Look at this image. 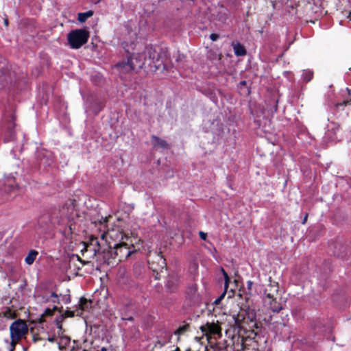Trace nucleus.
<instances>
[{"mask_svg":"<svg viewBox=\"0 0 351 351\" xmlns=\"http://www.w3.org/2000/svg\"><path fill=\"white\" fill-rule=\"evenodd\" d=\"M245 84H246L245 81L241 82V84H242V85H245Z\"/></svg>","mask_w":351,"mask_h":351,"instance_id":"nucleus-45","label":"nucleus"},{"mask_svg":"<svg viewBox=\"0 0 351 351\" xmlns=\"http://www.w3.org/2000/svg\"><path fill=\"white\" fill-rule=\"evenodd\" d=\"M346 90L348 92V95H350V91H351L350 89H349L348 88H346Z\"/></svg>","mask_w":351,"mask_h":351,"instance_id":"nucleus-43","label":"nucleus"},{"mask_svg":"<svg viewBox=\"0 0 351 351\" xmlns=\"http://www.w3.org/2000/svg\"><path fill=\"white\" fill-rule=\"evenodd\" d=\"M94 14L93 10H88L86 12H80L77 14V20L80 23H84L89 17H91Z\"/></svg>","mask_w":351,"mask_h":351,"instance_id":"nucleus-25","label":"nucleus"},{"mask_svg":"<svg viewBox=\"0 0 351 351\" xmlns=\"http://www.w3.org/2000/svg\"><path fill=\"white\" fill-rule=\"evenodd\" d=\"M65 215L66 213L63 207L62 209L54 208L49 216V219L51 223L54 226L57 225L62 226V228H60V231L63 233L65 230L64 227Z\"/></svg>","mask_w":351,"mask_h":351,"instance_id":"nucleus-10","label":"nucleus"},{"mask_svg":"<svg viewBox=\"0 0 351 351\" xmlns=\"http://www.w3.org/2000/svg\"><path fill=\"white\" fill-rule=\"evenodd\" d=\"M234 52L237 56H245L247 53L244 46L240 43H237L233 45Z\"/></svg>","mask_w":351,"mask_h":351,"instance_id":"nucleus-22","label":"nucleus"},{"mask_svg":"<svg viewBox=\"0 0 351 351\" xmlns=\"http://www.w3.org/2000/svg\"><path fill=\"white\" fill-rule=\"evenodd\" d=\"M179 285V279L177 276H171L167 282L166 287L168 291L173 293L175 292Z\"/></svg>","mask_w":351,"mask_h":351,"instance_id":"nucleus-19","label":"nucleus"},{"mask_svg":"<svg viewBox=\"0 0 351 351\" xmlns=\"http://www.w3.org/2000/svg\"><path fill=\"white\" fill-rule=\"evenodd\" d=\"M144 266L139 263H136L133 265V274L136 277H140L144 272Z\"/></svg>","mask_w":351,"mask_h":351,"instance_id":"nucleus-24","label":"nucleus"},{"mask_svg":"<svg viewBox=\"0 0 351 351\" xmlns=\"http://www.w3.org/2000/svg\"><path fill=\"white\" fill-rule=\"evenodd\" d=\"M28 326L25 321L21 319L14 321L10 325V346L12 347L10 351H13L14 350L16 345L21 339L25 338V336L28 333Z\"/></svg>","mask_w":351,"mask_h":351,"instance_id":"nucleus-3","label":"nucleus"},{"mask_svg":"<svg viewBox=\"0 0 351 351\" xmlns=\"http://www.w3.org/2000/svg\"><path fill=\"white\" fill-rule=\"evenodd\" d=\"M40 165L44 167L50 166L53 163L51 154L47 151H40L38 154Z\"/></svg>","mask_w":351,"mask_h":351,"instance_id":"nucleus-17","label":"nucleus"},{"mask_svg":"<svg viewBox=\"0 0 351 351\" xmlns=\"http://www.w3.org/2000/svg\"><path fill=\"white\" fill-rule=\"evenodd\" d=\"M60 313V312L58 311L56 306H54L52 309L47 308L45 309L44 313L42 314L41 317L39 318L38 322L40 324H42L43 322H45V317H51L55 315L56 313L59 314Z\"/></svg>","mask_w":351,"mask_h":351,"instance_id":"nucleus-21","label":"nucleus"},{"mask_svg":"<svg viewBox=\"0 0 351 351\" xmlns=\"http://www.w3.org/2000/svg\"><path fill=\"white\" fill-rule=\"evenodd\" d=\"M99 351H107V348L105 347H102L101 350H99Z\"/></svg>","mask_w":351,"mask_h":351,"instance_id":"nucleus-39","label":"nucleus"},{"mask_svg":"<svg viewBox=\"0 0 351 351\" xmlns=\"http://www.w3.org/2000/svg\"><path fill=\"white\" fill-rule=\"evenodd\" d=\"M130 237V236L125 234L123 230L119 227L108 230L107 232H105L101 234V239L105 240L107 243V247L106 248L111 247V246L113 245V243L117 244L118 243H121V241H125V238Z\"/></svg>","mask_w":351,"mask_h":351,"instance_id":"nucleus-6","label":"nucleus"},{"mask_svg":"<svg viewBox=\"0 0 351 351\" xmlns=\"http://www.w3.org/2000/svg\"><path fill=\"white\" fill-rule=\"evenodd\" d=\"M104 106V104L103 103H99V108L98 109L96 110V114H97Z\"/></svg>","mask_w":351,"mask_h":351,"instance_id":"nucleus-36","label":"nucleus"},{"mask_svg":"<svg viewBox=\"0 0 351 351\" xmlns=\"http://www.w3.org/2000/svg\"><path fill=\"white\" fill-rule=\"evenodd\" d=\"M38 254V253L37 251L31 250L29 252V254H27V256L25 257V263L27 265H32L34 262Z\"/></svg>","mask_w":351,"mask_h":351,"instance_id":"nucleus-26","label":"nucleus"},{"mask_svg":"<svg viewBox=\"0 0 351 351\" xmlns=\"http://www.w3.org/2000/svg\"><path fill=\"white\" fill-rule=\"evenodd\" d=\"M15 117L14 115H12L10 122L7 125L6 131L5 133L4 141L5 142H10L14 141L16 138L15 131L14 130V120Z\"/></svg>","mask_w":351,"mask_h":351,"instance_id":"nucleus-16","label":"nucleus"},{"mask_svg":"<svg viewBox=\"0 0 351 351\" xmlns=\"http://www.w3.org/2000/svg\"><path fill=\"white\" fill-rule=\"evenodd\" d=\"M271 298H264L263 302L265 306L274 313H279L282 309V304L277 300L276 296Z\"/></svg>","mask_w":351,"mask_h":351,"instance_id":"nucleus-15","label":"nucleus"},{"mask_svg":"<svg viewBox=\"0 0 351 351\" xmlns=\"http://www.w3.org/2000/svg\"><path fill=\"white\" fill-rule=\"evenodd\" d=\"M84 263L78 255H67V274L73 276L78 274V271L83 267ZM70 276L67 274V281L70 280Z\"/></svg>","mask_w":351,"mask_h":351,"instance_id":"nucleus-9","label":"nucleus"},{"mask_svg":"<svg viewBox=\"0 0 351 351\" xmlns=\"http://www.w3.org/2000/svg\"><path fill=\"white\" fill-rule=\"evenodd\" d=\"M350 110H351V98L345 99L342 101L337 102L331 106V110L336 116H341L343 111H345L346 116H348Z\"/></svg>","mask_w":351,"mask_h":351,"instance_id":"nucleus-12","label":"nucleus"},{"mask_svg":"<svg viewBox=\"0 0 351 351\" xmlns=\"http://www.w3.org/2000/svg\"><path fill=\"white\" fill-rule=\"evenodd\" d=\"M349 17H350V19L351 20V12L349 14Z\"/></svg>","mask_w":351,"mask_h":351,"instance_id":"nucleus-47","label":"nucleus"},{"mask_svg":"<svg viewBox=\"0 0 351 351\" xmlns=\"http://www.w3.org/2000/svg\"><path fill=\"white\" fill-rule=\"evenodd\" d=\"M78 201L79 197L67 199V219L73 221L80 217Z\"/></svg>","mask_w":351,"mask_h":351,"instance_id":"nucleus-13","label":"nucleus"},{"mask_svg":"<svg viewBox=\"0 0 351 351\" xmlns=\"http://www.w3.org/2000/svg\"><path fill=\"white\" fill-rule=\"evenodd\" d=\"M219 35L215 33H213L210 35V38L213 41H216L219 38Z\"/></svg>","mask_w":351,"mask_h":351,"instance_id":"nucleus-32","label":"nucleus"},{"mask_svg":"<svg viewBox=\"0 0 351 351\" xmlns=\"http://www.w3.org/2000/svg\"><path fill=\"white\" fill-rule=\"evenodd\" d=\"M55 339H56V337H53L49 338V340L50 341H55Z\"/></svg>","mask_w":351,"mask_h":351,"instance_id":"nucleus-40","label":"nucleus"},{"mask_svg":"<svg viewBox=\"0 0 351 351\" xmlns=\"http://www.w3.org/2000/svg\"><path fill=\"white\" fill-rule=\"evenodd\" d=\"M119 282L121 285L123 286V288L132 287L134 285V282L128 276L120 277Z\"/></svg>","mask_w":351,"mask_h":351,"instance_id":"nucleus-23","label":"nucleus"},{"mask_svg":"<svg viewBox=\"0 0 351 351\" xmlns=\"http://www.w3.org/2000/svg\"><path fill=\"white\" fill-rule=\"evenodd\" d=\"M4 24H5V25H8V20L7 19H5L4 20Z\"/></svg>","mask_w":351,"mask_h":351,"instance_id":"nucleus-42","label":"nucleus"},{"mask_svg":"<svg viewBox=\"0 0 351 351\" xmlns=\"http://www.w3.org/2000/svg\"><path fill=\"white\" fill-rule=\"evenodd\" d=\"M83 248L81 252L83 256L86 254L88 258H91L96 256H99L102 258V252L104 249L97 237L91 235L88 242H82Z\"/></svg>","mask_w":351,"mask_h":351,"instance_id":"nucleus-5","label":"nucleus"},{"mask_svg":"<svg viewBox=\"0 0 351 351\" xmlns=\"http://www.w3.org/2000/svg\"><path fill=\"white\" fill-rule=\"evenodd\" d=\"M304 80L306 82H310L313 77V73L310 71H304L303 73Z\"/></svg>","mask_w":351,"mask_h":351,"instance_id":"nucleus-29","label":"nucleus"},{"mask_svg":"<svg viewBox=\"0 0 351 351\" xmlns=\"http://www.w3.org/2000/svg\"><path fill=\"white\" fill-rule=\"evenodd\" d=\"M252 285H253V282L252 281L248 280L247 282V289L248 290H251Z\"/></svg>","mask_w":351,"mask_h":351,"instance_id":"nucleus-35","label":"nucleus"},{"mask_svg":"<svg viewBox=\"0 0 351 351\" xmlns=\"http://www.w3.org/2000/svg\"><path fill=\"white\" fill-rule=\"evenodd\" d=\"M89 32L85 29H80L71 31L67 36L69 44L73 49H79L87 43Z\"/></svg>","mask_w":351,"mask_h":351,"instance_id":"nucleus-7","label":"nucleus"},{"mask_svg":"<svg viewBox=\"0 0 351 351\" xmlns=\"http://www.w3.org/2000/svg\"><path fill=\"white\" fill-rule=\"evenodd\" d=\"M221 271H222V274H223V277H224V280H225L224 289H225V291H226L227 289H228V283H229V281H230V278H229L228 274H227V272L223 268L221 269Z\"/></svg>","mask_w":351,"mask_h":351,"instance_id":"nucleus-30","label":"nucleus"},{"mask_svg":"<svg viewBox=\"0 0 351 351\" xmlns=\"http://www.w3.org/2000/svg\"><path fill=\"white\" fill-rule=\"evenodd\" d=\"M156 56H158V53L152 47H145L143 52L132 53L127 61L119 62L116 66L125 72L141 69L145 64L152 67L153 60Z\"/></svg>","mask_w":351,"mask_h":351,"instance_id":"nucleus-2","label":"nucleus"},{"mask_svg":"<svg viewBox=\"0 0 351 351\" xmlns=\"http://www.w3.org/2000/svg\"><path fill=\"white\" fill-rule=\"evenodd\" d=\"M199 329L207 337L208 339L212 337L219 339L222 336L221 323L218 321L217 322H208L205 324L202 325Z\"/></svg>","mask_w":351,"mask_h":351,"instance_id":"nucleus-8","label":"nucleus"},{"mask_svg":"<svg viewBox=\"0 0 351 351\" xmlns=\"http://www.w3.org/2000/svg\"><path fill=\"white\" fill-rule=\"evenodd\" d=\"M67 303L70 302V296L69 294H67V299H66Z\"/></svg>","mask_w":351,"mask_h":351,"instance_id":"nucleus-44","label":"nucleus"},{"mask_svg":"<svg viewBox=\"0 0 351 351\" xmlns=\"http://www.w3.org/2000/svg\"><path fill=\"white\" fill-rule=\"evenodd\" d=\"M67 226H69V230H71V233H73V232H72V227H71V224H69H69L67 223Z\"/></svg>","mask_w":351,"mask_h":351,"instance_id":"nucleus-41","label":"nucleus"},{"mask_svg":"<svg viewBox=\"0 0 351 351\" xmlns=\"http://www.w3.org/2000/svg\"><path fill=\"white\" fill-rule=\"evenodd\" d=\"M269 282L264 290V298H271V297L277 296L278 294L279 285L278 282L273 281L271 277L269 278Z\"/></svg>","mask_w":351,"mask_h":351,"instance_id":"nucleus-14","label":"nucleus"},{"mask_svg":"<svg viewBox=\"0 0 351 351\" xmlns=\"http://www.w3.org/2000/svg\"><path fill=\"white\" fill-rule=\"evenodd\" d=\"M187 327H188V326H186V325L179 327V328L178 329V332L180 334L184 332L186 330Z\"/></svg>","mask_w":351,"mask_h":351,"instance_id":"nucleus-34","label":"nucleus"},{"mask_svg":"<svg viewBox=\"0 0 351 351\" xmlns=\"http://www.w3.org/2000/svg\"><path fill=\"white\" fill-rule=\"evenodd\" d=\"M3 316L8 319H15L16 317V314L15 312L12 311L10 308H7L4 312L2 313Z\"/></svg>","mask_w":351,"mask_h":351,"instance_id":"nucleus-28","label":"nucleus"},{"mask_svg":"<svg viewBox=\"0 0 351 351\" xmlns=\"http://www.w3.org/2000/svg\"><path fill=\"white\" fill-rule=\"evenodd\" d=\"M142 244L141 239L131 234L130 238L125 240L113 243L111 247L104 248L102 252L104 262L108 265H113L119 262L126 260L131 255L140 251L139 245Z\"/></svg>","mask_w":351,"mask_h":351,"instance_id":"nucleus-1","label":"nucleus"},{"mask_svg":"<svg viewBox=\"0 0 351 351\" xmlns=\"http://www.w3.org/2000/svg\"><path fill=\"white\" fill-rule=\"evenodd\" d=\"M162 60H160V56L158 55V56L157 57H154V59L153 60V64H152V67H155L156 69H158L160 65L162 64Z\"/></svg>","mask_w":351,"mask_h":351,"instance_id":"nucleus-31","label":"nucleus"},{"mask_svg":"<svg viewBox=\"0 0 351 351\" xmlns=\"http://www.w3.org/2000/svg\"><path fill=\"white\" fill-rule=\"evenodd\" d=\"M186 292L191 299H195L197 296V285L196 284L190 285Z\"/></svg>","mask_w":351,"mask_h":351,"instance_id":"nucleus-27","label":"nucleus"},{"mask_svg":"<svg viewBox=\"0 0 351 351\" xmlns=\"http://www.w3.org/2000/svg\"><path fill=\"white\" fill-rule=\"evenodd\" d=\"M3 66L0 65V75H4V71H3Z\"/></svg>","mask_w":351,"mask_h":351,"instance_id":"nucleus-38","label":"nucleus"},{"mask_svg":"<svg viewBox=\"0 0 351 351\" xmlns=\"http://www.w3.org/2000/svg\"><path fill=\"white\" fill-rule=\"evenodd\" d=\"M199 235L200 239L204 241H205L207 238V234L202 231H199Z\"/></svg>","mask_w":351,"mask_h":351,"instance_id":"nucleus-33","label":"nucleus"},{"mask_svg":"<svg viewBox=\"0 0 351 351\" xmlns=\"http://www.w3.org/2000/svg\"><path fill=\"white\" fill-rule=\"evenodd\" d=\"M125 319H127V320H133V318H132V317H130L129 318H126Z\"/></svg>","mask_w":351,"mask_h":351,"instance_id":"nucleus-46","label":"nucleus"},{"mask_svg":"<svg viewBox=\"0 0 351 351\" xmlns=\"http://www.w3.org/2000/svg\"><path fill=\"white\" fill-rule=\"evenodd\" d=\"M152 254L149 255L148 264L149 268L153 271V276L156 280H159L161 278V274L165 273L167 271L166 259L161 254V252L154 253V257L150 259Z\"/></svg>","mask_w":351,"mask_h":351,"instance_id":"nucleus-4","label":"nucleus"},{"mask_svg":"<svg viewBox=\"0 0 351 351\" xmlns=\"http://www.w3.org/2000/svg\"><path fill=\"white\" fill-rule=\"evenodd\" d=\"M17 184L13 176L9 175L5 177L3 180V190L7 192H11L14 190Z\"/></svg>","mask_w":351,"mask_h":351,"instance_id":"nucleus-18","label":"nucleus"},{"mask_svg":"<svg viewBox=\"0 0 351 351\" xmlns=\"http://www.w3.org/2000/svg\"><path fill=\"white\" fill-rule=\"evenodd\" d=\"M307 218H308V213H306L304 217V219L302 222V224H304L306 222V220H307Z\"/></svg>","mask_w":351,"mask_h":351,"instance_id":"nucleus-37","label":"nucleus"},{"mask_svg":"<svg viewBox=\"0 0 351 351\" xmlns=\"http://www.w3.org/2000/svg\"><path fill=\"white\" fill-rule=\"evenodd\" d=\"M151 141L154 147H160L162 149H167L169 147L166 141L153 135L151 137Z\"/></svg>","mask_w":351,"mask_h":351,"instance_id":"nucleus-20","label":"nucleus"},{"mask_svg":"<svg viewBox=\"0 0 351 351\" xmlns=\"http://www.w3.org/2000/svg\"><path fill=\"white\" fill-rule=\"evenodd\" d=\"M93 301L85 298H81L78 301V308L75 311H70L67 308V317L75 315H80L82 311H88L92 308Z\"/></svg>","mask_w":351,"mask_h":351,"instance_id":"nucleus-11","label":"nucleus"}]
</instances>
